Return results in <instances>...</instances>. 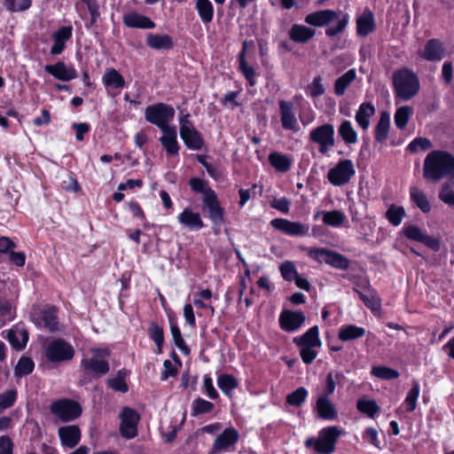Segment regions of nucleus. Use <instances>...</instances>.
Listing matches in <instances>:
<instances>
[{"label":"nucleus","mask_w":454,"mask_h":454,"mask_svg":"<svg viewBox=\"0 0 454 454\" xmlns=\"http://www.w3.org/2000/svg\"><path fill=\"white\" fill-rule=\"evenodd\" d=\"M454 175V156L443 150L430 152L424 160L423 176L437 182Z\"/></svg>","instance_id":"obj_1"},{"label":"nucleus","mask_w":454,"mask_h":454,"mask_svg":"<svg viewBox=\"0 0 454 454\" xmlns=\"http://www.w3.org/2000/svg\"><path fill=\"white\" fill-rule=\"evenodd\" d=\"M305 22L314 27L330 25L325 29V35L333 37L345 30L349 22V15L342 11L320 10L308 14Z\"/></svg>","instance_id":"obj_2"},{"label":"nucleus","mask_w":454,"mask_h":454,"mask_svg":"<svg viewBox=\"0 0 454 454\" xmlns=\"http://www.w3.org/2000/svg\"><path fill=\"white\" fill-rule=\"evenodd\" d=\"M393 86L395 98L407 101L418 94L420 82L412 70L401 68L393 73Z\"/></svg>","instance_id":"obj_3"},{"label":"nucleus","mask_w":454,"mask_h":454,"mask_svg":"<svg viewBox=\"0 0 454 454\" xmlns=\"http://www.w3.org/2000/svg\"><path fill=\"white\" fill-rule=\"evenodd\" d=\"M90 356L83 357L81 360V369L85 374L92 378H98L106 374L109 370L107 357L110 356V349L106 347L94 348L90 350Z\"/></svg>","instance_id":"obj_4"},{"label":"nucleus","mask_w":454,"mask_h":454,"mask_svg":"<svg viewBox=\"0 0 454 454\" xmlns=\"http://www.w3.org/2000/svg\"><path fill=\"white\" fill-rule=\"evenodd\" d=\"M342 434L344 431L338 427H327L319 431L317 438H308L305 445L313 448L318 454H331L335 450L338 438Z\"/></svg>","instance_id":"obj_5"},{"label":"nucleus","mask_w":454,"mask_h":454,"mask_svg":"<svg viewBox=\"0 0 454 454\" xmlns=\"http://www.w3.org/2000/svg\"><path fill=\"white\" fill-rule=\"evenodd\" d=\"M175 110L171 106L164 103L150 105L145 108V120L163 130L172 127L169 122L173 121Z\"/></svg>","instance_id":"obj_6"},{"label":"nucleus","mask_w":454,"mask_h":454,"mask_svg":"<svg viewBox=\"0 0 454 454\" xmlns=\"http://www.w3.org/2000/svg\"><path fill=\"white\" fill-rule=\"evenodd\" d=\"M355 175L356 168L353 161L344 159L329 169L327 179L333 186H342L348 184Z\"/></svg>","instance_id":"obj_7"},{"label":"nucleus","mask_w":454,"mask_h":454,"mask_svg":"<svg viewBox=\"0 0 454 454\" xmlns=\"http://www.w3.org/2000/svg\"><path fill=\"white\" fill-rule=\"evenodd\" d=\"M309 139L319 146V153L321 154H327V153L335 145L333 125L331 123H325L312 129L309 132Z\"/></svg>","instance_id":"obj_8"},{"label":"nucleus","mask_w":454,"mask_h":454,"mask_svg":"<svg viewBox=\"0 0 454 454\" xmlns=\"http://www.w3.org/2000/svg\"><path fill=\"white\" fill-rule=\"evenodd\" d=\"M45 356L51 363L70 361L74 356L73 346L62 339H56L45 346Z\"/></svg>","instance_id":"obj_9"},{"label":"nucleus","mask_w":454,"mask_h":454,"mask_svg":"<svg viewBox=\"0 0 454 454\" xmlns=\"http://www.w3.org/2000/svg\"><path fill=\"white\" fill-rule=\"evenodd\" d=\"M51 411L59 420L68 422L81 415L82 408L76 402L62 398L51 403Z\"/></svg>","instance_id":"obj_10"},{"label":"nucleus","mask_w":454,"mask_h":454,"mask_svg":"<svg viewBox=\"0 0 454 454\" xmlns=\"http://www.w3.org/2000/svg\"><path fill=\"white\" fill-rule=\"evenodd\" d=\"M309 256L319 263H326L334 268L345 270L348 268V260L342 254L326 248H311Z\"/></svg>","instance_id":"obj_11"},{"label":"nucleus","mask_w":454,"mask_h":454,"mask_svg":"<svg viewBox=\"0 0 454 454\" xmlns=\"http://www.w3.org/2000/svg\"><path fill=\"white\" fill-rule=\"evenodd\" d=\"M270 225L283 234L292 237H307L309 235V226L301 222H293L285 218H275Z\"/></svg>","instance_id":"obj_12"},{"label":"nucleus","mask_w":454,"mask_h":454,"mask_svg":"<svg viewBox=\"0 0 454 454\" xmlns=\"http://www.w3.org/2000/svg\"><path fill=\"white\" fill-rule=\"evenodd\" d=\"M180 137L189 149L200 150L203 146V139L188 120V115L180 118Z\"/></svg>","instance_id":"obj_13"},{"label":"nucleus","mask_w":454,"mask_h":454,"mask_svg":"<svg viewBox=\"0 0 454 454\" xmlns=\"http://www.w3.org/2000/svg\"><path fill=\"white\" fill-rule=\"evenodd\" d=\"M120 419L121 434L127 439L134 438L137 434V423L139 421L137 412L129 407H125L120 413Z\"/></svg>","instance_id":"obj_14"},{"label":"nucleus","mask_w":454,"mask_h":454,"mask_svg":"<svg viewBox=\"0 0 454 454\" xmlns=\"http://www.w3.org/2000/svg\"><path fill=\"white\" fill-rule=\"evenodd\" d=\"M239 440V433L234 428H226L215 440L209 454H221L230 450Z\"/></svg>","instance_id":"obj_15"},{"label":"nucleus","mask_w":454,"mask_h":454,"mask_svg":"<svg viewBox=\"0 0 454 454\" xmlns=\"http://www.w3.org/2000/svg\"><path fill=\"white\" fill-rule=\"evenodd\" d=\"M203 210L207 212L208 217L214 225L221 226L223 223V211L217 200L215 192H209L203 197Z\"/></svg>","instance_id":"obj_16"},{"label":"nucleus","mask_w":454,"mask_h":454,"mask_svg":"<svg viewBox=\"0 0 454 454\" xmlns=\"http://www.w3.org/2000/svg\"><path fill=\"white\" fill-rule=\"evenodd\" d=\"M403 231L409 239L421 242L434 251H438L440 249V240L434 237L426 234L416 225H405L403 228Z\"/></svg>","instance_id":"obj_17"},{"label":"nucleus","mask_w":454,"mask_h":454,"mask_svg":"<svg viewBox=\"0 0 454 454\" xmlns=\"http://www.w3.org/2000/svg\"><path fill=\"white\" fill-rule=\"evenodd\" d=\"M34 324L40 329H44L49 332H55L58 330L59 321L54 308H48L35 313L32 316Z\"/></svg>","instance_id":"obj_18"},{"label":"nucleus","mask_w":454,"mask_h":454,"mask_svg":"<svg viewBox=\"0 0 454 454\" xmlns=\"http://www.w3.org/2000/svg\"><path fill=\"white\" fill-rule=\"evenodd\" d=\"M279 113L283 129L294 132L298 131L299 124L294 104L286 100L279 101Z\"/></svg>","instance_id":"obj_19"},{"label":"nucleus","mask_w":454,"mask_h":454,"mask_svg":"<svg viewBox=\"0 0 454 454\" xmlns=\"http://www.w3.org/2000/svg\"><path fill=\"white\" fill-rule=\"evenodd\" d=\"M44 70L55 79L61 82H69L77 77V71L72 65H66L63 61H58L52 65H46Z\"/></svg>","instance_id":"obj_20"},{"label":"nucleus","mask_w":454,"mask_h":454,"mask_svg":"<svg viewBox=\"0 0 454 454\" xmlns=\"http://www.w3.org/2000/svg\"><path fill=\"white\" fill-rule=\"evenodd\" d=\"M73 27L72 26H64L51 34L52 46L50 52L51 55H60L66 49L67 43L72 38Z\"/></svg>","instance_id":"obj_21"},{"label":"nucleus","mask_w":454,"mask_h":454,"mask_svg":"<svg viewBox=\"0 0 454 454\" xmlns=\"http://www.w3.org/2000/svg\"><path fill=\"white\" fill-rule=\"evenodd\" d=\"M419 55L425 60L437 62L445 57V47L438 39L428 40L424 48L419 51Z\"/></svg>","instance_id":"obj_22"},{"label":"nucleus","mask_w":454,"mask_h":454,"mask_svg":"<svg viewBox=\"0 0 454 454\" xmlns=\"http://www.w3.org/2000/svg\"><path fill=\"white\" fill-rule=\"evenodd\" d=\"M305 322V315L301 311L284 310L279 316L280 327L286 332L297 331Z\"/></svg>","instance_id":"obj_23"},{"label":"nucleus","mask_w":454,"mask_h":454,"mask_svg":"<svg viewBox=\"0 0 454 454\" xmlns=\"http://www.w3.org/2000/svg\"><path fill=\"white\" fill-rule=\"evenodd\" d=\"M178 223L191 231H197L204 227V223L200 213L191 207H185L177 216Z\"/></svg>","instance_id":"obj_24"},{"label":"nucleus","mask_w":454,"mask_h":454,"mask_svg":"<svg viewBox=\"0 0 454 454\" xmlns=\"http://www.w3.org/2000/svg\"><path fill=\"white\" fill-rule=\"evenodd\" d=\"M314 411L318 418L325 420H335L338 417L335 405L330 400L329 395H321L317 397Z\"/></svg>","instance_id":"obj_25"},{"label":"nucleus","mask_w":454,"mask_h":454,"mask_svg":"<svg viewBox=\"0 0 454 454\" xmlns=\"http://www.w3.org/2000/svg\"><path fill=\"white\" fill-rule=\"evenodd\" d=\"M162 136L160 142L165 149L168 156H176L179 153V144L177 141V131L175 126L161 130Z\"/></svg>","instance_id":"obj_26"},{"label":"nucleus","mask_w":454,"mask_h":454,"mask_svg":"<svg viewBox=\"0 0 454 454\" xmlns=\"http://www.w3.org/2000/svg\"><path fill=\"white\" fill-rule=\"evenodd\" d=\"M123 24L131 28L152 29L155 23L148 17L137 12H130L123 15Z\"/></svg>","instance_id":"obj_27"},{"label":"nucleus","mask_w":454,"mask_h":454,"mask_svg":"<svg viewBox=\"0 0 454 454\" xmlns=\"http://www.w3.org/2000/svg\"><path fill=\"white\" fill-rule=\"evenodd\" d=\"M58 434L65 447L74 448L81 440V430L75 425L61 427L59 428Z\"/></svg>","instance_id":"obj_28"},{"label":"nucleus","mask_w":454,"mask_h":454,"mask_svg":"<svg viewBox=\"0 0 454 454\" xmlns=\"http://www.w3.org/2000/svg\"><path fill=\"white\" fill-rule=\"evenodd\" d=\"M375 113L376 108L371 102H364L356 112V122L363 130H367L371 124V118Z\"/></svg>","instance_id":"obj_29"},{"label":"nucleus","mask_w":454,"mask_h":454,"mask_svg":"<svg viewBox=\"0 0 454 454\" xmlns=\"http://www.w3.org/2000/svg\"><path fill=\"white\" fill-rule=\"evenodd\" d=\"M102 82L106 90H121L125 86L123 76L114 68H107L102 76Z\"/></svg>","instance_id":"obj_30"},{"label":"nucleus","mask_w":454,"mask_h":454,"mask_svg":"<svg viewBox=\"0 0 454 454\" xmlns=\"http://www.w3.org/2000/svg\"><path fill=\"white\" fill-rule=\"evenodd\" d=\"M338 135L347 145H354L358 142V133L349 120L340 121Z\"/></svg>","instance_id":"obj_31"},{"label":"nucleus","mask_w":454,"mask_h":454,"mask_svg":"<svg viewBox=\"0 0 454 454\" xmlns=\"http://www.w3.org/2000/svg\"><path fill=\"white\" fill-rule=\"evenodd\" d=\"M7 339L15 349L20 350L25 348L28 340V333L23 326L15 325L9 330Z\"/></svg>","instance_id":"obj_32"},{"label":"nucleus","mask_w":454,"mask_h":454,"mask_svg":"<svg viewBox=\"0 0 454 454\" xmlns=\"http://www.w3.org/2000/svg\"><path fill=\"white\" fill-rule=\"evenodd\" d=\"M390 114L387 111L381 112L374 130V137L377 142L384 143L387 141L390 129Z\"/></svg>","instance_id":"obj_33"},{"label":"nucleus","mask_w":454,"mask_h":454,"mask_svg":"<svg viewBox=\"0 0 454 454\" xmlns=\"http://www.w3.org/2000/svg\"><path fill=\"white\" fill-rule=\"evenodd\" d=\"M315 34L316 32L313 28L301 24L293 25L288 32L290 39L297 43L309 42Z\"/></svg>","instance_id":"obj_34"},{"label":"nucleus","mask_w":454,"mask_h":454,"mask_svg":"<svg viewBox=\"0 0 454 454\" xmlns=\"http://www.w3.org/2000/svg\"><path fill=\"white\" fill-rule=\"evenodd\" d=\"M213 293L210 289H202L192 294V303L197 309H208L210 316H214L215 308L211 304Z\"/></svg>","instance_id":"obj_35"},{"label":"nucleus","mask_w":454,"mask_h":454,"mask_svg":"<svg viewBox=\"0 0 454 454\" xmlns=\"http://www.w3.org/2000/svg\"><path fill=\"white\" fill-rule=\"evenodd\" d=\"M294 342L297 346L319 348L321 346V340L319 339L318 327L312 326L303 335L296 337Z\"/></svg>","instance_id":"obj_36"},{"label":"nucleus","mask_w":454,"mask_h":454,"mask_svg":"<svg viewBox=\"0 0 454 454\" xmlns=\"http://www.w3.org/2000/svg\"><path fill=\"white\" fill-rule=\"evenodd\" d=\"M146 44L154 50H169L173 47V39L168 35L148 34Z\"/></svg>","instance_id":"obj_37"},{"label":"nucleus","mask_w":454,"mask_h":454,"mask_svg":"<svg viewBox=\"0 0 454 454\" xmlns=\"http://www.w3.org/2000/svg\"><path fill=\"white\" fill-rule=\"evenodd\" d=\"M366 331L364 327L356 325H342L338 333V338L341 341H351L364 336Z\"/></svg>","instance_id":"obj_38"},{"label":"nucleus","mask_w":454,"mask_h":454,"mask_svg":"<svg viewBox=\"0 0 454 454\" xmlns=\"http://www.w3.org/2000/svg\"><path fill=\"white\" fill-rule=\"evenodd\" d=\"M374 18L371 12H365L356 20L357 34L366 36L374 29Z\"/></svg>","instance_id":"obj_39"},{"label":"nucleus","mask_w":454,"mask_h":454,"mask_svg":"<svg viewBox=\"0 0 454 454\" xmlns=\"http://www.w3.org/2000/svg\"><path fill=\"white\" fill-rule=\"evenodd\" d=\"M195 9L204 24H208L214 18V6L210 0H196Z\"/></svg>","instance_id":"obj_40"},{"label":"nucleus","mask_w":454,"mask_h":454,"mask_svg":"<svg viewBox=\"0 0 454 454\" xmlns=\"http://www.w3.org/2000/svg\"><path fill=\"white\" fill-rule=\"evenodd\" d=\"M269 161L274 168L282 173L287 172L292 165L288 156L277 152L270 153Z\"/></svg>","instance_id":"obj_41"},{"label":"nucleus","mask_w":454,"mask_h":454,"mask_svg":"<svg viewBox=\"0 0 454 454\" xmlns=\"http://www.w3.org/2000/svg\"><path fill=\"white\" fill-rule=\"evenodd\" d=\"M356 71L354 69H350L343 74L340 77H339L334 84V93L337 96L344 95L347 88L354 82L356 79Z\"/></svg>","instance_id":"obj_42"},{"label":"nucleus","mask_w":454,"mask_h":454,"mask_svg":"<svg viewBox=\"0 0 454 454\" xmlns=\"http://www.w3.org/2000/svg\"><path fill=\"white\" fill-rule=\"evenodd\" d=\"M410 195L411 200L416 206L424 213H427L431 209L430 203L426 194L420 191L418 187L412 186L410 188Z\"/></svg>","instance_id":"obj_43"},{"label":"nucleus","mask_w":454,"mask_h":454,"mask_svg":"<svg viewBox=\"0 0 454 454\" xmlns=\"http://www.w3.org/2000/svg\"><path fill=\"white\" fill-rule=\"evenodd\" d=\"M128 375L127 371L120 370L114 377L108 379L107 385L109 387L114 389V391L126 393L129 390L128 385L126 383V377Z\"/></svg>","instance_id":"obj_44"},{"label":"nucleus","mask_w":454,"mask_h":454,"mask_svg":"<svg viewBox=\"0 0 454 454\" xmlns=\"http://www.w3.org/2000/svg\"><path fill=\"white\" fill-rule=\"evenodd\" d=\"M322 221L325 225L340 227L346 219V215L340 210L322 211Z\"/></svg>","instance_id":"obj_45"},{"label":"nucleus","mask_w":454,"mask_h":454,"mask_svg":"<svg viewBox=\"0 0 454 454\" xmlns=\"http://www.w3.org/2000/svg\"><path fill=\"white\" fill-rule=\"evenodd\" d=\"M345 380V376L340 372H330L326 375L325 391L323 395H330L336 388L337 385H340Z\"/></svg>","instance_id":"obj_46"},{"label":"nucleus","mask_w":454,"mask_h":454,"mask_svg":"<svg viewBox=\"0 0 454 454\" xmlns=\"http://www.w3.org/2000/svg\"><path fill=\"white\" fill-rule=\"evenodd\" d=\"M412 114L413 110L411 106H404L397 108L394 115L395 126L399 129H403L407 126Z\"/></svg>","instance_id":"obj_47"},{"label":"nucleus","mask_w":454,"mask_h":454,"mask_svg":"<svg viewBox=\"0 0 454 454\" xmlns=\"http://www.w3.org/2000/svg\"><path fill=\"white\" fill-rule=\"evenodd\" d=\"M420 387L419 384L415 381L412 383L411 388L409 390L403 403V406L405 408L406 411L411 412L416 409L417 400L419 396Z\"/></svg>","instance_id":"obj_48"},{"label":"nucleus","mask_w":454,"mask_h":454,"mask_svg":"<svg viewBox=\"0 0 454 454\" xmlns=\"http://www.w3.org/2000/svg\"><path fill=\"white\" fill-rule=\"evenodd\" d=\"M405 215L404 208L395 204H392L385 213L386 218L393 226L400 225Z\"/></svg>","instance_id":"obj_49"},{"label":"nucleus","mask_w":454,"mask_h":454,"mask_svg":"<svg viewBox=\"0 0 454 454\" xmlns=\"http://www.w3.org/2000/svg\"><path fill=\"white\" fill-rule=\"evenodd\" d=\"M356 408L361 413L366 414L372 419L380 411V407L374 400L364 397L357 401Z\"/></svg>","instance_id":"obj_50"},{"label":"nucleus","mask_w":454,"mask_h":454,"mask_svg":"<svg viewBox=\"0 0 454 454\" xmlns=\"http://www.w3.org/2000/svg\"><path fill=\"white\" fill-rule=\"evenodd\" d=\"M217 385L223 394L230 395L239 386V381L232 375L221 374L217 379Z\"/></svg>","instance_id":"obj_51"},{"label":"nucleus","mask_w":454,"mask_h":454,"mask_svg":"<svg viewBox=\"0 0 454 454\" xmlns=\"http://www.w3.org/2000/svg\"><path fill=\"white\" fill-rule=\"evenodd\" d=\"M150 338L154 341L157 346L155 353L160 354L164 344V333L163 329L155 322H152L148 328Z\"/></svg>","instance_id":"obj_52"},{"label":"nucleus","mask_w":454,"mask_h":454,"mask_svg":"<svg viewBox=\"0 0 454 454\" xmlns=\"http://www.w3.org/2000/svg\"><path fill=\"white\" fill-rule=\"evenodd\" d=\"M371 374L376 378L385 380L397 379L400 375L396 370L380 365L372 366Z\"/></svg>","instance_id":"obj_53"},{"label":"nucleus","mask_w":454,"mask_h":454,"mask_svg":"<svg viewBox=\"0 0 454 454\" xmlns=\"http://www.w3.org/2000/svg\"><path fill=\"white\" fill-rule=\"evenodd\" d=\"M239 70L243 74L247 83L250 86H254L256 84V72L253 66L249 65L247 59H242L239 63Z\"/></svg>","instance_id":"obj_54"},{"label":"nucleus","mask_w":454,"mask_h":454,"mask_svg":"<svg viewBox=\"0 0 454 454\" xmlns=\"http://www.w3.org/2000/svg\"><path fill=\"white\" fill-rule=\"evenodd\" d=\"M308 390L301 387L286 396V403L289 405L300 407L308 397Z\"/></svg>","instance_id":"obj_55"},{"label":"nucleus","mask_w":454,"mask_h":454,"mask_svg":"<svg viewBox=\"0 0 454 454\" xmlns=\"http://www.w3.org/2000/svg\"><path fill=\"white\" fill-rule=\"evenodd\" d=\"M439 199L443 203L454 207V182H447L442 185Z\"/></svg>","instance_id":"obj_56"},{"label":"nucleus","mask_w":454,"mask_h":454,"mask_svg":"<svg viewBox=\"0 0 454 454\" xmlns=\"http://www.w3.org/2000/svg\"><path fill=\"white\" fill-rule=\"evenodd\" d=\"M34 367L35 364L31 358L22 356L15 367V374L19 377L27 375L33 372Z\"/></svg>","instance_id":"obj_57"},{"label":"nucleus","mask_w":454,"mask_h":454,"mask_svg":"<svg viewBox=\"0 0 454 454\" xmlns=\"http://www.w3.org/2000/svg\"><path fill=\"white\" fill-rule=\"evenodd\" d=\"M279 271L286 281H293L299 274L293 262L286 261L279 266Z\"/></svg>","instance_id":"obj_58"},{"label":"nucleus","mask_w":454,"mask_h":454,"mask_svg":"<svg viewBox=\"0 0 454 454\" xmlns=\"http://www.w3.org/2000/svg\"><path fill=\"white\" fill-rule=\"evenodd\" d=\"M433 147L432 142L427 137H416L407 146V149L411 153L419 151H427Z\"/></svg>","instance_id":"obj_59"},{"label":"nucleus","mask_w":454,"mask_h":454,"mask_svg":"<svg viewBox=\"0 0 454 454\" xmlns=\"http://www.w3.org/2000/svg\"><path fill=\"white\" fill-rule=\"evenodd\" d=\"M214 408V404L211 402L204 400L202 398H197L194 400L192 404V415H200L210 412Z\"/></svg>","instance_id":"obj_60"},{"label":"nucleus","mask_w":454,"mask_h":454,"mask_svg":"<svg viewBox=\"0 0 454 454\" xmlns=\"http://www.w3.org/2000/svg\"><path fill=\"white\" fill-rule=\"evenodd\" d=\"M32 4V0H5L4 5L5 7L12 12H24L30 8Z\"/></svg>","instance_id":"obj_61"},{"label":"nucleus","mask_w":454,"mask_h":454,"mask_svg":"<svg viewBox=\"0 0 454 454\" xmlns=\"http://www.w3.org/2000/svg\"><path fill=\"white\" fill-rule=\"evenodd\" d=\"M13 317L14 311L11 302L5 300H0V322L5 324L12 320Z\"/></svg>","instance_id":"obj_62"},{"label":"nucleus","mask_w":454,"mask_h":454,"mask_svg":"<svg viewBox=\"0 0 454 454\" xmlns=\"http://www.w3.org/2000/svg\"><path fill=\"white\" fill-rule=\"evenodd\" d=\"M325 87L320 76L314 77L311 83L307 88V93L313 98H317L325 93Z\"/></svg>","instance_id":"obj_63"},{"label":"nucleus","mask_w":454,"mask_h":454,"mask_svg":"<svg viewBox=\"0 0 454 454\" xmlns=\"http://www.w3.org/2000/svg\"><path fill=\"white\" fill-rule=\"evenodd\" d=\"M16 397L15 390H8L0 395V414L14 404Z\"/></svg>","instance_id":"obj_64"}]
</instances>
